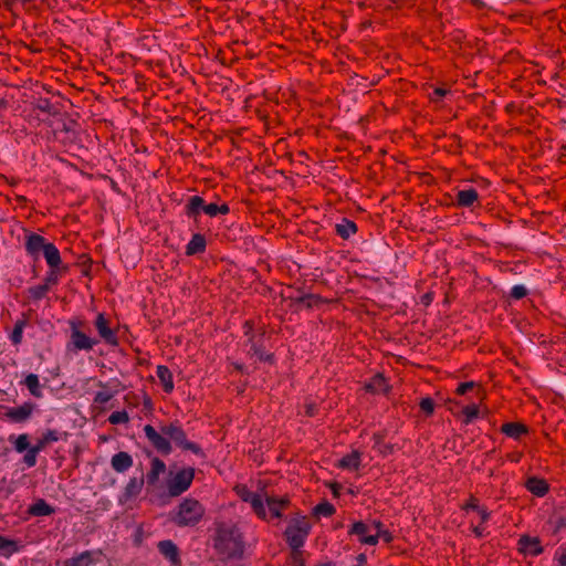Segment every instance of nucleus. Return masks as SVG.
Returning a JSON list of instances; mask_svg holds the SVG:
<instances>
[{
	"mask_svg": "<svg viewBox=\"0 0 566 566\" xmlns=\"http://www.w3.org/2000/svg\"><path fill=\"white\" fill-rule=\"evenodd\" d=\"M447 94V91L443 88H436L431 94V99L434 102L440 101L444 95Z\"/></svg>",
	"mask_w": 566,
	"mask_h": 566,
	"instance_id": "51",
	"label": "nucleus"
},
{
	"mask_svg": "<svg viewBox=\"0 0 566 566\" xmlns=\"http://www.w3.org/2000/svg\"><path fill=\"white\" fill-rule=\"evenodd\" d=\"M160 430L163 434L168 438V440L171 439L182 450L191 451L195 454L202 453L200 447L197 443L187 440L185 431L177 422L164 426Z\"/></svg>",
	"mask_w": 566,
	"mask_h": 566,
	"instance_id": "10",
	"label": "nucleus"
},
{
	"mask_svg": "<svg viewBox=\"0 0 566 566\" xmlns=\"http://www.w3.org/2000/svg\"><path fill=\"white\" fill-rule=\"evenodd\" d=\"M25 325L27 322L24 319H19L15 322L13 331L10 335V339L14 345H18L22 342Z\"/></svg>",
	"mask_w": 566,
	"mask_h": 566,
	"instance_id": "35",
	"label": "nucleus"
},
{
	"mask_svg": "<svg viewBox=\"0 0 566 566\" xmlns=\"http://www.w3.org/2000/svg\"><path fill=\"white\" fill-rule=\"evenodd\" d=\"M61 264L62 263H57L54 266L48 265L49 266V271L46 272V275H45V279H44V284H48V287H50V285L57 284Z\"/></svg>",
	"mask_w": 566,
	"mask_h": 566,
	"instance_id": "36",
	"label": "nucleus"
},
{
	"mask_svg": "<svg viewBox=\"0 0 566 566\" xmlns=\"http://www.w3.org/2000/svg\"><path fill=\"white\" fill-rule=\"evenodd\" d=\"M24 385L27 386V388L29 389V391L32 396L38 397V398L42 396L40 380H39L38 375L29 374L24 378Z\"/></svg>",
	"mask_w": 566,
	"mask_h": 566,
	"instance_id": "32",
	"label": "nucleus"
},
{
	"mask_svg": "<svg viewBox=\"0 0 566 566\" xmlns=\"http://www.w3.org/2000/svg\"><path fill=\"white\" fill-rule=\"evenodd\" d=\"M314 513L318 516L328 517L335 513V507L329 502L324 501L314 507Z\"/></svg>",
	"mask_w": 566,
	"mask_h": 566,
	"instance_id": "37",
	"label": "nucleus"
},
{
	"mask_svg": "<svg viewBox=\"0 0 566 566\" xmlns=\"http://www.w3.org/2000/svg\"><path fill=\"white\" fill-rule=\"evenodd\" d=\"M29 513L33 516H48L54 513V509L40 499L29 507Z\"/></svg>",
	"mask_w": 566,
	"mask_h": 566,
	"instance_id": "30",
	"label": "nucleus"
},
{
	"mask_svg": "<svg viewBox=\"0 0 566 566\" xmlns=\"http://www.w3.org/2000/svg\"><path fill=\"white\" fill-rule=\"evenodd\" d=\"M46 446H48V443H46V442L44 441V439L41 437V438L36 441V443H35L34 446H32L31 448H32L35 452L40 453L42 450H44V449H45V447H46Z\"/></svg>",
	"mask_w": 566,
	"mask_h": 566,
	"instance_id": "53",
	"label": "nucleus"
},
{
	"mask_svg": "<svg viewBox=\"0 0 566 566\" xmlns=\"http://www.w3.org/2000/svg\"><path fill=\"white\" fill-rule=\"evenodd\" d=\"M420 409L426 415H432L434 411V402L430 397L422 398L420 401Z\"/></svg>",
	"mask_w": 566,
	"mask_h": 566,
	"instance_id": "43",
	"label": "nucleus"
},
{
	"mask_svg": "<svg viewBox=\"0 0 566 566\" xmlns=\"http://www.w3.org/2000/svg\"><path fill=\"white\" fill-rule=\"evenodd\" d=\"M160 554L167 558L172 565L180 564L179 551L176 544L169 539L158 543Z\"/></svg>",
	"mask_w": 566,
	"mask_h": 566,
	"instance_id": "17",
	"label": "nucleus"
},
{
	"mask_svg": "<svg viewBox=\"0 0 566 566\" xmlns=\"http://www.w3.org/2000/svg\"><path fill=\"white\" fill-rule=\"evenodd\" d=\"M365 389L371 394H387L389 390V385L381 374H377L368 382H366Z\"/></svg>",
	"mask_w": 566,
	"mask_h": 566,
	"instance_id": "21",
	"label": "nucleus"
},
{
	"mask_svg": "<svg viewBox=\"0 0 566 566\" xmlns=\"http://www.w3.org/2000/svg\"><path fill=\"white\" fill-rule=\"evenodd\" d=\"M501 431L514 440H518L523 434L527 433V427L520 422H506L502 426Z\"/></svg>",
	"mask_w": 566,
	"mask_h": 566,
	"instance_id": "26",
	"label": "nucleus"
},
{
	"mask_svg": "<svg viewBox=\"0 0 566 566\" xmlns=\"http://www.w3.org/2000/svg\"><path fill=\"white\" fill-rule=\"evenodd\" d=\"M474 386V382L473 381H467V382H461L458 388H457V392L459 395H464L468 390H470L471 388H473Z\"/></svg>",
	"mask_w": 566,
	"mask_h": 566,
	"instance_id": "50",
	"label": "nucleus"
},
{
	"mask_svg": "<svg viewBox=\"0 0 566 566\" xmlns=\"http://www.w3.org/2000/svg\"><path fill=\"white\" fill-rule=\"evenodd\" d=\"M360 453L358 451H352L339 460L338 467L342 469L356 471L360 467Z\"/></svg>",
	"mask_w": 566,
	"mask_h": 566,
	"instance_id": "28",
	"label": "nucleus"
},
{
	"mask_svg": "<svg viewBox=\"0 0 566 566\" xmlns=\"http://www.w3.org/2000/svg\"><path fill=\"white\" fill-rule=\"evenodd\" d=\"M462 415L464 417L463 422L469 424L472 423L480 415V409L476 403H471L462 409Z\"/></svg>",
	"mask_w": 566,
	"mask_h": 566,
	"instance_id": "34",
	"label": "nucleus"
},
{
	"mask_svg": "<svg viewBox=\"0 0 566 566\" xmlns=\"http://www.w3.org/2000/svg\"><path fill=\"white\" fill-rule=\"evenodd\" d=\"M336 233L343 239H349L357 232V226L354 221L344 218L335 226Z\"/></svg>",
	"mask_w": 566,
	"mask_h": 566,
	"instance_id": "29",
	"label": "nucleus"
},
{
	"mask_svg": "<svg viewBox=\"0 0 566 566\" xmlns=\"http://www.w3.org/2000/svg\"><path fill=\"white\" fill-rule=\"evenodd\" d=\"M525 486L527 491L536 496H544L548 492V484L544 479L532 476L527 479Z\"/></svg>",
	"mask_w": 566,
	"mask_h": 566,
	"instance_id": "23",
	"label": "nucleus"
},
{
	"mask_svg": "<svg viewBox=\"0 0 566 566\" xmlns=\"http://www.w3.org/2000/svg\"><path fill=\"white\" fill-rule=\"evenodd\" d=\"M520 551L524 554L537 556L543 552L541 542L535 537L522 536L518 539Z\"/></svg>",
	"mask_w": 566,
	"mask_h": 566,
	"instance_id": "18",
	"label": "nucleus"
},
{
	"mask_svg": "<svg viewBox=\"0 0 566 566\" xmlns=\"http://www.w3.org/2000/svg\"><path fill=\"white\" fill-rule=\"evenodd\" d=\"M203 514L205 509L197 500L185 499L179 504L174 521L180 526L196 525Z\"/></svg>",
	"mask_w": 566,
	"mask_h": 566,
	"instance_id": "5",
	"label": "nucleus"
},
{
	"mask_svg": "<svg viewBox=\"0 0 566 566\" xmlns=\"http://www.w3.org/2000/svg\"><path fill=\"white\" fill-rule=\"evenodd\" d=\"M476 513H478V515H479V516H480V518H481V523H485L486 521H489V518H490V516H491L490 511H489L485 506H483V505H481V506L478 509Z\"/></svg>",
	"mask_w": 566,
	"mask_h": 566,
	"instance_id": "48",
	"label": "nucleus"
},
{
	"mask_svg": "<svg viewBox=\"0 0 566 566\" xmlns=\"http://www.w3.org/2000/svg\"><path fill=\"white\" fill-rule=\"evenodd\" d=\"M144 433L146 436V438L148 439V441L151 443V446L158 451L160 452L161 454H169L172 450L171 448V444H170V441L168 440V438L159 432L156 431V429L150 426V424H146L144 427Z\"/></svg>",
	"mask_w": 566,
	"mask_h": 566,
	"instance_id": "11",
	"label": "nucleus"
},
{
	"mask_svg": "<svg viewBox=\"0 0 566 566\" xmlns=\"http://www.w3.org/2000/svg\"><path fill=\"white\" fill-rule=\"evenodd\" d=\"M244 335L248 337L245 344V352L251 358H258L259 360H270L271 355H268L264 350L263 336L255 335L253 327L250 322H245L243 325Z\"/></svg>",
	"mask_w": 566,
	"mask_h": 566,
	"instance_id": "9",
	"label": "nucleus"
},
{
	"mask_svg": "<svg viewBox=\"0 0 566 566\" xmlns=\"http://www.w3.org/2000/svg\"><path fill=\"white\" fill-rule=\"evenodd\" d=\"M510 295L514 300H521L527 295V289L522 284L514 285L511 289Z\"/></svg>",
	"mask_w": 566,
	"mask_h": 566,
	"instance_id": "42",
	"label": "nucleus"
},
{
	"mask_svg": "<svg viewBox=\"0 0 566 566\" xmlns=\"http://www.w3.org/2000/svg\"><path fill=\"white\" fill-rule=\"evenodd\" d=\"M14 449L21 453L29 449V437L25 433L20 434L14 442Z\"/></svg>",
	"mask_w": 566,
	"mask_h": 566,
	"instance_id": "41",
	"label": "nucleus"
},
{
	"mask_svg": "<svg viewBox=\"0 0 566 566\" xmlns=\"http://www.w3.org/2000/svg\"><path fill=\"white\" fill-rule=\"evenodd\" d=\"M357 560L359 562L360 565L365 564L366 563V555L365 554H359L358 557H357Z\"/></svg>",
	"mask_w": 566,
	"mask_h": 566,
	"instance_id": "54",
	"label": "nucleus"
},
{
	"mask_svg": "<svg viewBox=\"0 0 566 566\" xmlns=\"http://www.w3.org/2000/svg\"><path fill=\"white\" fill-rule=\"evenodd\" d=\"M101 549H88L72 556L63 562V566H94L101 560Z\"/></svg>",
	"mask_w": 566,
	"mask_h": 566,
	"instance_id": "12",
	"label": "nucleus"
},
{
	"mask_svg": "<svg viewBox=\"0 0 566 566\" xmlns=\"http://www.w3.org/2000/svg\"><path fill=\"white\" fill-rule=\"evenodd\" d=\"M193 479L195 469L192 468L170 470L165 481L167 493L172 497L181 495L191 486Z\"/></svg>",
	"mask_w": 566,
	"mask_h": 566,
	"instance_id": "4",
	"label": "nucleus"
},
{
	"mask_svg": "<svg viewBox=\"0 0 566 566\" xmlns=\"http://www.w3.org/2000/svg\"><path fill=\"white\" fill-rule=\"evenodd\" d=\"M471 530H472V533L475 535V537L478 538H482L486 535V532H485V527L482 526V524H479V525H472L471 526Z\"/></svg>",
	"mask_w": 566,
	"mask_h": 566,
	"instance_id": "49",
	"label": "nucleus"
},
{
	"mask_svg": "<svg viewBox=\"0 0 566 566\" xmlns=\"http://www.w3.org/2000/svg\"><path fill=\"white\" fill-rule=\"evenodd\" d=\"M102 390L97 391L94 396V403L104 406L112 400L119 391V381L112 380L109 382H98Z\"/></svg>",
	"mask_w": 566,
	"mask_h": 566,
	"instance_id": "14",
	"label": "nucleus"
},
{
	"mask_svg": "<svg viewBox=\"0 0 566 566\" xmlns=\"http://www.w3.org/2000/svg\"><path fill=\"white\" fill-rule=\"evenodd\" d=\"M558 566H566V547H559L555 553Z\"/></svg>",
	"mask_w": 566,
	"mask_h": 566,
	"instance_id": "47",
	"label": "nucleus"
},
{
	"mask_svg": "<svg viewBox=\"0 0 566 566\" xmlns=\"http://www.w3.org/2000/svg\"><path fill=\"white\" fill-rule=\"evenodd\" d=\"M235 491L243 502L251 505L255 515L264 521L281 518L283 516V512L289 509L291 503L287 495L268 496L252 492L245 485L237 486Z\"/></svg>",
	"mask_w": 566,
	"mask_h": 566,
	"instance_id": "1",
	"label": "nucleus"
},
{
	"mask_svg": "<svg viewBox=\"0 0 566 566\" xmlns=\"http://www.w3.org/2000/svg\"><path fill=\"white\" fill-rule=\"evenodd\" d=\"M375 536L377 538V543L379 539H382L385 543H390L392 541V534L385 528L384 524L378 520V527L375 531Z\"/></svg>",
	"mask_w": 566,
	"mask_h": 566,
	"instance_id": "39",
	"label": "nucleus"
},
{
	"mask_svg": "<svg viewBox=\"0 0 566 566\" xmlns=\"http://www.w3.org/2000/svg\"><path fill=\"white\" fill-rule=\"evenodd\" d=\"M24 247L27 253L34 259H38L42 253L48 265L54 266L57 263H62L59 249L38 233L31 232L27 234Z\"/></svg>",
	"mask_w": 566,
	"mask_h": 566,
	"instance_id": "3",
	"label": "nucleus"
},
{
	"mask_svg": "<svg viewBox=\"0 0 566 566\" xmlns=\"http://www.w3.org/2000/svg\"><path fill=\"white\" fill-rule=\"evenodd\" d=\"M19 551L15 541L7 538L0 535V554L4 557H9Z\"/></svg>",
	"mask_w": 566,
	"mask_h": 566,
	"instance_id": "31",
	"label": "nucleus"
},
{
	"mask_svg": "<svg viewBox=\"0 0 566 566\" xmlns=\"http://www.w3.org/2000/svg\"><path fill=\"white\" fill-rule=\"evenodd\" d=\"M316 301V297L314 295H305L300 298V302L304 304L307 307H311Z\"/></svg>",
	"mask_w": 566,
	"mask_h": 566,
	"instance_id": "52",
	"label": "nucleus"
},
{
	"mask_svg": "<svg viewBox=\"0 0 566 566\" xmlns=\"http://www.w3.org/2000/svg\"><path fill=\"white\" fill-rule=\"evenodd\" d=\"M38 452H35L32 448H29L27 453L23 457V461L28 468H32L36 464Z\"/></svg>",
	"mask_w": 566,
	"mask_h": 566,
	"instance_id": "44",
	"label": "nucleus"
},
{
	"mask_svg": "<svg viewBox=\"0 0 566 566\" xmlns=\"http://www.w3.org/2000/svg\"><path fill=\"white\" fill-rule=\"evenodd\" d=\"M479 200V193L474 188L459 190L457 193V205L462 208H472Z\"/></svg>",
	"mask_w": 566,
	"mask_h": 566,
	"instance_id": "19",
	"label": "nucleus"
},
{
	"mask_svg": "<svg viewBox=\"0 0 566 566\" xmlns=\"http://www.w3.org/2000/svg\"><path fill=\"white\" fill-rule=\"evenodd\" d=\"M156 375L163 386L164 391L166 394L172 392V390L175 388V384H174L172 374L169 370V368L167 366L159 365V366H157Z\"/></svg>",
	"mask_w": 566,
	"mask_h": 566,
	"instance_id": "20",
	"label": "nucleus"
},
{
	"mask_svg": "<svg viewBox=\"0 0 566 566\" xmlns=\"http://www.w3.org/2000/svg\"><path fill=\"white\" fill-rule=\"evenodd\" d=\"M520 458H521V455L518 454V455L512 457L511 460L514 461V462H518Z\"/></svg>",
	"mask_w": 566,
	"mask_h": 566,
	"instance_id": "56",
	"label": "nucleus"
},
{
	"mask_svg": "<svg viewBox=\"0 0 566 566\" xmlns=\"http://www.w3.org/2000/svg\"><path fill=\"white\" fill-rule=\"evenodd\" d=\"M480 506H481V505L479 504L478 499H475V497L471 496V497L468 500V502L462 506V509H463L464 511H467V512H468V511H470V510H471V511L476 512V511H478V509H479Z\"/></svg>",
	"mask_w": 566,
	"mask_h": 566,
	"instance_id": "46",
	"label": "nucleus"
},
{
	"mask_svg": "<svg viewBox=\"0 0 566 566\" xmlns=\"http://www.w3.org/2000/svg\"><path fill=\"white\" fill-rule=\"evenodd\" d=\"M206 202L200 196H192L188 199L185 211L189 218H197L200 212H205Z\"/></svg>",
	"mask_w": 566,
	"mask_h": 566,
	"instance_id": "22",
	"label": "nucleus"
},
{
	"mask_svg": "<svg viewBox=\"0 0 566 566\" xmlns=\"http://www.w3.org/2000/svg\"><path fill=\"white\" fill-rule=\"evenodd\" d=\"M95 328L99 337L111 346L118 345L116 332L109 327L108 321L103 313H99L94 322Z\"/></svg>",
	"mask_w": 566,
	"mask_h": 566,
	"instance_id": "13",
	"label": "nucleus"
},
{
	"mask_svg": "<svg viewBox=\"0 0 566 566\" xmlns=\"http://www.w3.org/2000/svg\"><path fill=\"white\" fill-rule=\"evenodd\" d=\"M311 531V524L305 516L298 515L293 517L286 530V542L293 549L301 548Z\"/></svg>",
	"mask_w": 566,
	"mask_h": 566,
	"instance_id": "6",
	"label": "nucleus"
},
{
	"mask_svg": "<svg viewBox=\"0 0 566 566\" xmlns=\"http://www.w3.org/2000/svg\"><path fill=\"white\" fill-rule=\"evenodd\" d=\"M144 486V478H132L128 483L126 484L124 491H123V499L124 501L132 500L133 497H136Z\"/></svg>",
	"mask_w": 566,
	"mask_h": 566,
	"instance_id": "24",
	"label": "nucleus"
},
{
	"mask_svg": "<svg viewBox=\"0 0 566 566\" xmlns=\"http://www.w3.org/2000/svg\"><path fill=\"white\" fill-rule=\"evenodd\" d=\"M295 566H304V564L302 562H300Z\"/></svg>",
	"mask_w": 566,
	"mask_h": 566,
	"instance_id": "57",
	"label": "nucleus"
},
{
	"mask_svg": "<svg viewBox=\"0 0 566 566\" xmlns=\"http://www.w3.org/2000/svg\"><path fill=\"white\" fill-rule=\"evenodd\" d=\"M230 208L227 203L217 205V203H206L205 212L207 216L213 218L218 214H228Z\"/></svg>",
	"mask_w": 566,
	"mask_h": 566,
	"instance_id": "33",
	"label": "nucleus"
},
{
	"mask_svg": "<svg viewBox=\"0 0 566 566\" xmlns=\"http://www.w3.org/2000/svg\"><path fill=\"white\" fill-rule=\"evenodd\" d=\"M42 438L48 444H50L52 442L59 441L61 439V433L57 430H46L42 434Z\"/></svg>",
	"mask_w": 566,
	"mask_h": 566,
	"instance_id": "45",
	"label": "nucleus"
},
{
	"mask_svg": "<svg viewBox=\"0 0 566 566\" xmlns=\"http://www.w3.org/2000/svg\"><path fill=\"white\" fill-rule=\"evenodd\" d=\"M378 527V520L356 521L348 528V535L355 536L361 545L375 546L377 538L375 531Z\"/></svg>",
	"mask_w": 566,
	"mask_h": 566,
	"instance_id": "8",
	"label": "nucleus"
},
{
	"mask_svg": "<svg viewBox=\"0 0 566 566\" xmlns=\"http://www.w3.org/2000/svg\"><path fill=\"white\" fill-rule=\"evenodd\" d=\"M306 413L308 416H313L314 415V407L313 406H308L307 410H306Z\"/></svg>",
	"mask_w": 566,
	"mask_h": 566,
	"instance_id": "55",
	"label": "nucleus"
},
{
	"mask_svg": "<svg viewBox=\"0 0 566 566\" xmlns=\"http://www.w3.org/2000/svg\"><path fill=\"white\" fill-rule=\"evenodd\" d=\"M71 335L70 340L66 344V350L70 353H77L81 350H92L99 340L95 337H91L81 331V322H70Z\"/></svg>",
	"mask_w": 566,
	"mask_h": 566,
	"instance_id": "7",
	"label": "nucleus"
},
{
	"mask_svg": "<svg viewBox=\"0 0 566 566\" xmlns=\"http://www.w3.org/2000/svg\"><path fill=\"white\" fill-rule=\"evenodd\" d=\"M34 410V405L31 402H24L19 407L9 408L6 412V417L12 422H23L29 419Z\"/></svg>",
	"mask_w": 566,
	"mask_h": 566,
	"instance_id": "15",
	"label": "nucleus"
},
{
	"mask_svg": "<svg viewBox=\"0 0 566 566\" xmlns=\"http://www.w3.org/2000/svg\"><path fill=\"white\" fill-rule=\"evenodd\" d=\"M111 465L114 471L124 473L133 467V458L128 452L120 451L112 457Z\"/></svg>",
	"mask_w": 566,
	"mask_h": 566,
	"instance_id": "16",
	"label": "nucleus"
},
{
	"mask_svg": "<svg viewBox=\"0 0 566 566\" xmlns=\"http://www.w3.org/2000/svg\"><path fill=\"white\" fill-rule=\"evenodd\" d=\"M214 549L222 560L241 558L244 542L239 527L235 525H220L214 538Z\"/></svg>",
	"mask_w": 566,
	"mask_h": 566,
	"instance_id": "2",
	"label": "nucleus"
},
{
	"mask_svg": "<svg viewBox=\"0 0 566 566\" xmlns=\"http://www.w3.org/2000/svg\"><path fill=\"white\" fill-rule=\"evenodd\" d=\"M108 421L112 424H126L129 422V416L125 410L114 411L109 415Z\"/></svg>",
	"mask_w": 566,
	"mask_h": 566,
	"instance_id": "38",
	"label": "nucleus"
},
{
	"mask_svg": "<svg viewBox=\"0 0 566 566\" xmlns=\"http://www.w3.org/2000/svg\"><path fill=\"white\" fill-rule=\"evenodd\" d=\"M49 291L48 284H40L36 286H32L29 289V295L30 297L34 300H41L46 295Z\"/></svg>",
	"mask_w": 566,
	"mask_h": 566,
	"instance_id": "40",
	"label": "nucleus"
},
{
	"mask_svg": "<svg viewBox=\"0 0 566 566\" xmlns=\"http://www.w3.org/2000/svg\"><path fill=\"white\" fill-rule=\"evenodd\" d=\"M207 247L206 238L200 233H195L186 245V254L195 255L205 252Z\"/></svg>",
	"mask_w": 566,
	"mask_h": 566,
	"instance_id": "25",
	"label": "nucleus"
},
{
	"mask_svg": "<svg viewBox=\"0 0 566 566\" xmlns=\"http://www.w3.org/2000/svg\"><path fill=\"white\" fill-rule=\"evenodd\" d=\"M166 471V464L163 460L159 458H154L150 462V470L147 473V483L148 484H155L159 476L165 473Z\"/></svg>",
	"mask_w": 566,
	"mask_h": 566,
	"instance_id": "27",
	"label": "nucleus"
}]
</instances>
